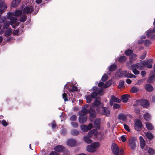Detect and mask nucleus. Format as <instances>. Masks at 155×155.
<instances>
[{"mask_svg": "<svg viewBox=\"0 0 155 155\" xmlns=\"http://www.w3.org/2000/svg\"><path fill=\"white\" fill-rule=\"evenodd\" d=\"M76 141L75 140L73 139H70L67 140V144L70 147H73L76 145Z\"/></svg>", "mask_w": 155, "mask_h": 155, "instance_id": "12", "label": "nucleus"}, {"mask_svg": "<svg viewBox=\"0 0 155 155\" xmlns=\"http://www.w3.org/2000/svg\"><path fill=\"white\" fill-rule=\"evenodd\" d=\"M93 134L94 133H93V130H90L88 133L87 137H92Z\"/></svg>", "mask_w": 155, "mask_h": 155, "instance_id": "57", "label": "nucleus"}, {"mask_svg": "<svg viewBox=\"0 0 155 155\" xmlns=\"http://www.w3.org/2000/svg\"><path fill=\"white\" fill-rule=\"evenodd\" d=\"M146 62H148L146 67L148 68H152L153 65L151 64L153 62L152 59L146 60Z\"/></svg>", "mask_w": 155, "mask_h": 155, "instance_id": "24", "label": "nucleus"}, {"mask_svg": "<svg viewBox=\"0 0 155 155\" xmlns=\"http://www.w3.org/2000/svg\"><path fill=\"white\" fill-rule=\"evenodd\" d=\"M99 146V143L95 142L87 146L86 147V150L89 152L94 153L96 151L97 148H98Z\"/></svg>", "mask_w": 155, "mask_h": 155, "instance_id": "1", "label": "nucleus"}, {"mask_svg": "<svg viewBox=\"0 0 155 155\" xmlns=\"http://www.w3.org/2000/svg\"><path fill=\"white\" fill-rule=\"evenodd\" d=\"M100 120L99 118H97L94 122V124L95 128L97 130L100 129Z\"/></svg>", "mask_w": 155, "mask_h": 155, "instance_id": "15", "label": "nucleus"}, {"mask_svg": "<svg viewBox=\"0 0 155 155\" xmlns=\"http://www.w3.org/2000/svg\"><path fill=\"white\" fill-rule=\"evenodd\" d=\"M81 130L84 132H86L88 130L87 127L86 125H81Z\"/></svg>", "mask_w": 155, "mask_h": 155, "instance_id": "38", "label": "nucleus"}, {"mask_svg": "<svg viewBox=\"0 0 155 155\" xmlns=\"http://www.w3.org/2000/svg\"><path fill=\"white\" fill-rule=\"evenodd\" d=\"M146 52L145 51L143 53V54L142 55L140 56V58L141 59H144L146 57Z\"/></svg>", "mask_w": 155, "mask_h": 155, "instance_id": "59", "label": "nucleus"}, {"mask_svg": "<svg viewBox=\"0 0 155 155\" xmlns=\"http://www.w3.org/2000/svg\"><path fill=\"white\" fill-rule=\"evenodd\" d=\"M111 149L113 154L119 155V149L117 145L115 143H113L111 146Z\"/></svg>", "mask_w": 155, "mask_h": 155, "instance_id": "5", "label": "nucleus"}, {"mask_svg": "<svg viewBox=\"0 0 155 155\" xmlns=\"http://www.w3.org/2000/svg\"><path fill=\"white\" fill-rule=\"evenodd\" d=\"M152 30H148L147 31L146 36L148 37H150L152 35Z\"/></svg>", "mask_w": 155, "mask_h": 155, "instance_id": "50", "label": "nucleus"}, {"mask_svg": "<svg viewBox=\"0 0 155 155\" xmlns=\"http://www.w3.org/2000/svg\"><path fill=\"white\" fill-rule=\"evenodd\" d=\"M67 133V130L65 129H62L61 131V134L63 135H66Z\"/></svg>", "mask_w": 155, "mask_h": 155, "instance_id": "58", "label": "nucleus"}, {"mask_svg": "<svg viewBox=\"0 0 155 155\" xmlns=\"http://www.w3.org/2000/svg\"><path fill=\"white\" fill-rule=\"evenodd\" d=\"M77 117L75 114L72 115L70 118V120L71 121H75L76 120Z\"/></svg>", "mask_w": 155, "mask_h": 155, "instance_id": "48", "label": "nucleus"}, {"mask_svg": "<svg viewBox=\"0 0 155 155\" xmlns=\"http://www.w3.org/2000/svg\"><path fill=\"white\" fill-rule=\"evenodd\" d=\"M111 99L114 102L120 103L121 102V101L120 99H119L118 98L115 97L114 96L112 95L111 97Z\"/></svg>", "mask_w": 155, "mask_h": 155, "instance_id": "28", "label": "nucleus"}, {"mask_svg": "<svg viewBox=\"0 0 155 155\" xmlns=\"http://www.w3.org/2000/svg\"><path fill=\"white\" fill-rule=\"evenodd\" d=\"M146 125V128L148 130H151L154 129V127L152 124L149 122H147Z\"/></svg>", "mask_w": 155, "mask_h": 155, "instance_id": "25", "label": "nucleus"}, {"mask_svg": "<svg viewBox=\"0 0 155 155\" xmlns=\"http://www.w3.org/2000/svg\"><path fill=\"white\" fill-rule=\"evenodd\" d=\"M15 16L19 17L22 14V12L20 10H17L15 12L13 13Z\"/></svg>", "mask_w": 155, "mask_h": 155, "instance_id": "27", "label": "nucleus"}, {"mask_svg": "<svg viewBox=\"0 0 155 155\" xmlns=\"http://www.w3.org/2000/svg\"><path fill=\"white\" fill-rule=\"evenodd\" d=\"M51 124L52 127L53 128H54L57 126L54 120L51 123Z\"/></svg>", "mask_w": 155, "mask_h": 155, "instance_id": "60", "label": "nucleus"}, {"mask_svg": "<svg viewBox=\"0 0 155 155\" xmlns=\"http://www.w3.org/2000/svg\"><path fill=\"white\" fill-rule=\"evenodd\" d=\"M71 134L73 135L77 136L79 134V132L77 130L74 129L71 130Z\"/></svg>", "mask_w": 155, "mask_h": 155, "instance_id": "37", "label": "nucleus"}, {"mask_svg": "<svg viewBox=\"0 0 155 155\" xmlns=\"http://www.w3.org/2000/svg\"><path fill=\"white\" fill-rule=\"evenodd\" d=\"M134 126L135 129L136 130L140 131L142 130L143 124L140 120L137 119L135 121Z\"/></svg>", "mask_w": 155, "mask_h": 155, "instance_id": "3", "label": "nucleus"}, {"mask_svg": "<svg viewBox=\"0 0 155 155\" xmlns=\"http://www.w3.org/2000/svg\"><path fill=\"white\" fill-rule=\"evenodd\" d=\"M9 24L7 22L4 23V25L3 26V28L4 29H7L9 26Z\"/></svg>", "mask_w": 155, "mask_h": 155, "instance_id": "54", "label": "nucleus"}, {"mask_svg": "<svg viewBox=\"0 0 155 155\" xmlns=\"http://www.w3.org/2000/svg\"><path fill=\"white\" fill-rule=\"evenodd\" d=\"M130 95L127 94L122 95L121 97V99L123 102L124 103L127 102L128 100Z\"/></svg>", "mask_w": 155, "mask_h": 155, "instance_id": "16", "label": "nucleus"}, {"mask_svg": "<svg viewBox=\"0 0 155 155\" xmlns=\"http://www.w3.org/2000/svg\"><path fill=\"white\" fill-rule=\"evenodd\" d=\"M117 66L115 64H113L111 65L109 68V71L107 72L108 74H111V72L115 71L117 68Z\"/></svg>", "mask_w": 155, "mask_h": 155, "instance_id": "18", "label": "nucleus"}, {"mask_svg": "<svg viewBox=\"0 0 155 155\" xmlns=\"http://www.w3.org/2000/svg\"><path fill=\"white\" fill-rule=\"evenodd\" d=\"M86 99L87 101V103H89L92 101L93 98L90 95H89L86 97Z\"/></svg>", "mask_w": 155, "mask_h": 155, "instance_id": "41", "label": "nucleus"}, {"mask_svg": "<svg viewBox=\"0 0 155 155\" xmlns=\"http://www.w3.org/2000/svg\"><path fill=\"white\" fill-rule=\"evenodd\" d=\"M145 88L146 90L148 92L152 91L153 90V87L149 84H145Z\"/></svg>", "mask_w": 155, "mask_h": 155, "instance_id": "17", "label": "nucleus"}, {"mask_svg": "<svg viewBox=\"0 0 155 155\" xmlns=\"http://www.w3.org/2000/svg\"><path fill=\"white\" fill-rule=\"evenodd\" d=\"M6 16L0 17V23H3L6 20Z\"/></svg>", "mask_w": 155, "mask_h": 155, "instance_id": "49", "label": "nucleus"}, {"mask_svg": "<svg viewBox=\"0 0 155 155\" xmlns=\"http://www.w3.org/2000/svg\"><path fill=\"white\" fill-rule=\"evenodd\" d=\"M12 34V29L10 28H9L4 33L5 35V36H8L11 35Z\"/></svg>", "mask_w": 155, "mask_h": 155, "instance_id": "29", "label": "nucleus"}, {"mask_svg": "<svg viewBox=\"0 0 155 155\" xmlns=\"http://www.w3.org/2000/svg\"><path fill=\"white\" fill-rule=\"evenodd\" d=\"M88 113L89 114V119L92 122L93 121V119L96 117V113L94 110L90 109Z\"/></svg>", "mask_w": 155, "mask_h": 155, "instance_id": "7", "label": "nucleus"}, {"mask_svg": "<svg viewBox=\"0 0 155 155\" xmlns=\"http://www.w3.org/2000/svg\"><path fill=\"white\" fill-rule=\"evenodd\" d=\"M21 1V0H13L11 3L12 6L13 8L18 7Z\"/></svg>", "mask_w": 155, "mask_h": 155, "instance_id": "21", "label": "nucleus"}, {"mask_svg": "<svg viewBox=\"0 0 155 155\" xmlns=\"http://www.w3.org/2000/svg\"><path fill=\"white\" fill-rule=\"evenodd\" d=\"M87 119V116L84 114H80L78 121L80 123L82 124L85 123Z\"/></svg>", "mask_w": 155, "mask_h": 155, "instance_id": "6", "label": "nucleus"}, {"mask_svg": "<svg viewBox=\"0 0 155 155\" xmlns=\"http://www.w3.org/2000/svg\"><path fill=\"white\" fill-rule=\"evenodd\" d=\"M118 119L123 121H125L127 120V117L126 115L123 113H121L117 116Z\"/></svg>", "mask_w": 155, "mask_h": 155, "instance_id": "19", "label": "nucleus"}, {"mask_svg": "<svg viewBox=\"0 0 155 155\" xmlns=\"http://www.w3.org/2000/svg\"><path fill=\"white\" fill-rule=\"evenodd\" d=\"M155 76V74L150 76L147 79V82L149 83H152L153 82V78Z\"/></svg>", "mask_w": 155, "mask_h": 155, "instance_id": "35", "label": "nucleus"}, {"mask_svg": "<svg viewBox=\"0 0 155 155\" xmlns=\"http://www.w3.org/2000/svg\"><path fill=\"white\" fill-rule=\"evenodd\" d=\"M77 88L76 86H74V85H73L72 87L71 88L69 89V90L70 91L73 92L75 91H77Z\"/></svg>", "mask_w": 155, "mask_h": 155, "instance_id": "53", "label": "nucleus"}, {"mask_svg": "<svg viewBox=\"0 0 155 155\" xmlns=\"http://www.w3.org/2000/svg\"><path fill=\"white\" fill-rule=\"evenodd\" d=\"M10 20V24L11 25H13L15 24L17 22V18L16 17H13Z\"/></svg>", "mask_w": 155, "mask_h": 155, "instance_id": "34", "label": "nucleus"}, {"mask_svg": "<svg viewBox=\"0 0 155 155\" xmlns=\"http://www.w3.org/2000/svg\"><path fill=\"white\" fill-rule=\"evenodd\" d=\"M148 153L150 155H153L155 154L154 150L152 148L150 147L148 150Z\"/></svg>", "mask_w": 155, "mask_h": 155, "instance_id": "33", "label": "nucleus"}, {"mask_svg": "<svg viewBox=\"0 0 155 155\" xmlns=\"http://www.w3.org/2000/svg\"><path fill=\"white\" fill-rule=\"evenodd\" d=\"M89 137L85 136L84 138V140L87 143H91L92 141L89 138Z\"/></svg>", "mask_w": 155, "mask_h": 155, "instance_id": "36", "label": "nucleus"}, {"mask_svg": "<svg viewBox=\"0 0 155 155\" xmlns=\"http://www.w3.org/2000/svg\"><path fill=\"white\" fill-rule=\"evenodd\" d=\"M139 91V89L138 88L135 86L132 87L130 90V91L133 93H136Z\"/></svg>", "mask_w": 155, "mask_h": 155, "instance_id": "32", "label": "nucleus"}, {"mask_svg": "<svg viewBox=\"0 0 155 155\" xmlns=\"http://www.w3.org/2000/svg\"><path fill=\"white\" fill-rule=\"evenodd\" d=\"M112 81L111 80L108 81L104 85V88H107L109 87L112 83Z\"/></svg>", "mask_w": 155, "mask_h": 155, "instance_id": "31", "label": "nucleus"}, {"mask_svg": "<svg viewBox=\"0 0 155 155\" xmlns=\"http://www.w3.org/2000/svg\"><path fill=\"white\" fill-rule=\"evenodd\" d=\"M14 15V14L12 12H9L7 14V17L8 19L10 20L13 17V16Z\"/></svg>", "mask_w": 155, "mask_h": 155, "instance_id": "43", "label": "nucleus"}, {"mask_svg": "<svg viewBox=\"0 0 155 155\" xmlns=\"http://www.w3.org/2000/svg\"><path fill=\"white\" fill-rule=\"evenodd\" d=\"M144 133L146 137L148 139L150 140H152L153 139L154 136L150 132L148 131Z\"/></svg>", "mask_w": 155, "mask_h": 155, "instance_id": "22", "label": "nucleus"}, {"mask_svg": "<svg viewBox=\"0 0 155 155\" xmlns=\"http://www.w3.org/2000/svg\"><path fill=\"white\" fill-rule=\"evenodd\" d=\"M71 124L74 128H76L78 127V123L75 122H71Z\"/></svg>", "mask_w": 155, "mask_h": 155, "instance_id": "52", "label": "nucleus"}, {"mask_svg": "<svg viewBox=\"0 0 155 155\" xmlns=\"http://www.w3.org/2000/svg\"><path fill=\"white\" fill-rule=\"evenodd\" d=\"M137 55L136 54H132L130 58V59H132L133 60H135L136 59V58Z\"/></svg>", "mask_w": 155, "mask_h": 155, "instance_id": "61", "label": "nucleus"}, {"mask_svg": "<svg viewBox=\"0 0 155 155\" xmlns=\"http://www.w3.org/2000/svg\"><path fill=\"white\" fill-rule=\"evenodd\" d=\"M54 150L57 152H62L65 150V147L62 145H58L54 147Z\"/></svg>", "mask_w": 155, "mask_h": 155, "instance_id": "11", "label": "nucleus"}, {"mask_svg": "<svg viewBox=\"0 0 155 155\" xmlns=\"http://www.w3.org/2000/svg\"><path fill=\"white\" fill-rule=\"evenodd\" d=\"M140 144L141 148L142 149H143L145 145V141H141L140 142Z\"/></svg>", "mask_w": 155, "mask_h": 155, "instance_id": "55", "label": "nucleus"}, {"mask_svg": "<svg viewBox=\"0 0 155 155\" xmlns=\"http://www.w3.org/2000/svg\"><path fill=\"white\" fill-rule=\"evenodd\" d=\"M133 53V50L130 49H128L126 50L125 51V54L127 56H130Z\"/></svg>", "mask_w": 155, "mask_h": 155, "instance_id": "39", "label": "nucleus"}, {"mask_svg": "<svg viewBox=\"0 0 155 155\" xmlns=\"http://www.w3.org/2000/svg\"><path fill=\"white\" fill-rule=\"evenodd\" d=\"M127 58L124 56H121L118 59V61L120 63H124L126 61Z\"/></svg>", "mask_w": 155, "mask_h": 155, "instance_id": "26", "label": "nucleus"}, {"mask_svg": "<svg viewBox=\"0 0 155 155\" xmlns=\"http://www.w3.org/2000/svg\"><path fill=\"white\" fill-rule=\"evenodd\" d=\"M141 105L144 107L147 108L149 107L150 104L147 100L142 99L141 100Z\"/></svg>", "mask_w": 155, "mask_h": 155, "instance_id": "14", "label": "nucleus"}, {"mask_svg": "<svg viewBox=\"0 0 155 155\" xmlns=\"http://www.w3.org/2000/svg\"><path fill=\"white\" fill-rule=\"evenodd\" d=\"M2 124L4 127H6L8 125V123L6 122L5 120H3L2 121Z\"/></svg>", "mask_w": 155, "mask_h": 155, "instance_id": "56", "label": "nucleus"}, {"mask_svg": "<svg viewBox=\"0 0 155 155\" xmlns=\"http://www.w3.org/2000/svg\"><path fill=\"white\" fill-rule=\"evenodd\" d=\"M124 82L123 80H120L119 82L118 88L120 89L124 86Z\"/></svg>", "mask_w": 155, "mask_h": 155, "instance_id": "44", "label": "nucleus"}, {"mask_svg": "<svg viewBox=\"0 0 155 155\" xmlns=\"http://www.w3.org/2000/svg\"><path fill=\"white\" fill-rule=\"evenodd\" d=\"M62 98L64 99L65 101H68V96L65 93L62 94Z\"/></svg>", "mask_w": 155, "mask_h": 155, "instance_id": "51", "label": "nucleus"}, {"mask_svg": "<svg viewBox=\"0 0 155 155\" xmlns=\"http://www.w3.org/2000/svg\"><path fill=\"white\" fill-rule=\"evenodd\" d=\"M49 155H60V154L56 151H52L49 154Z\"/></svg>", "mask_w": 155, "mask_h": 155, "instance_id": "63", "label": "nucleus"}, {"mask_svg": "<svg viewBox=\"0 0 155 155\" xmlns=\"http://www.w3.org/2000/svg\"><path fill=\"white\" fill-rule=\"evenodd\" d=\"M34 11L32 6H26L24 8L23 10V12L24 15L28 14L29 13H31Z\"/></svg>", "mask_w": 155, "mask_h": 155, "instance_id": "9", "label": "nucleus"}, {"mask_svg": "<svg viewBox=\"0 0 155 155\" xmlns=\"http://www.w3.org/2000/svg\"><path fill=\"white\" fill-rule=\"evenodd\" d=\"M101 99L100 97H97L94 102L92 104L93 107H99L101 104Z\"/></svg>", "mask_w": 155, "mask_h": 155, "instance_id": "10", "label": "nucleus"}, {"mask_svg": "<svg viewBox=\"0 0 155 155\" xmlns=\"http://www.w3.org/2000/svg\"><path fill=\"white\" fill-rule=\"evenodd\" d=\"M142 62H139L137 63V68H139L140 70L143 69L145 67H146L147 64V62H146V60L143 61H140Z\"/></svg>", "mask_w": 155, "mask_h": 155, "instance_id": "8", "label": "nucleus"}, {"mask_svg": "<svg viewBox=\"0 0 155 155\" xmlns=\"http://www.w3.org/2000/svg\"><path fill=\"white\" fill-rule=\"evenodd\" d=\"M108 78L107 75L106 74H104L102 77L101 80L103 82L106 81Z\"/></svg>", "mask_w": 155, "mask_h": 155, "instance_id": "46", "label": "nucleus"}, {"mask_svg": "<svg viewBox=\"0 0 155 155\" xmlns=\"http://www.w3.org/2000/svg\"><path fill=\"white\" fill-rule=\"evenodd\" d=\"M97 95L98 93H97L96 92H93L90 95L93 99H95L97 97Z\"/></svg>", "mask_w": 155, "mask_h": 155, "instance_id": "40", "label": "nucleus"}, {"mask_svg": "<svg viewBox=\"0 0 155 155\" xmlns=\"http://www.w3.org/2000/svg\"><path fill=\"white\" fill-rule=\"evenodd\" d=\"M102 114L106 116H108L110 114V111L105 107H103Z\"/></svg>", "mask_w": 155, "mask_h": 155, "instance_id": "20", "label": "nucleus"}, {"mask_svg": "<svg viewBox=\"0 0 155 155\" xmlns=\"http://www.w3.org/2000/svg\"><path fill=\"white\" fill-rule=\"evenodd\" d=\"M22 15L20 18L19 21L21 22H24L27 19V16L24 15Z\"/></svg>", "mask_w": 155, "mask_h": 155, "instance_id": "47", "label": "nucleus"}, {"mask_svg": "<svg viewBox=\"0 0 155 155\" xmlns=\"http://www.w3.org/2000/svg\"><path fill=\"white\" fill-rule=\"evenodd\" d=\"M127 73V71H122L121 69H118L115 73V75L120 78L122 77Z\"/></svg>", "mask_w": 155, "mask_h": 155, "instance_id": "13", "label": "nucleus"}, {"mask_svg": "<svg viewBox=\"0 0 155 155\" xmlns=\"http://www.w3.org/2000/svg\"><path fill=\"white\" fill-rule=\"evenodd\" d=\"M134 111L136 114H138L140 113V109L139 108H136L134 109Z\"/></svg>", "mask_w": 155, "mask_h": 155, "instance_id": "62", "label": "nucleus"}, {"mask_svg": "<svg viewBox=\"0 0 155 155\" xmlns=\"http://www.w3.org/2000/svg\"><path fill=\"white\" fill-rule=\"evenodd\" d=\"M145 81L144 79H140L137 82V84H142L143 82H144Z\"/></svg>", "mask_w": 155, "mask_h": 155, "instance_id": "64", "label": "nucleus"}, {"mask_svg": "<svg viewBox=\"0 0 155 155\" xmlns=\"http://www.w3.org/2000/svg\"><path fill=\"white\" fill-rule=\"evenodd\" d=\"M128 68L130 70H132L133 71V70H134L135 69L137 68V64H133L131 65L130 66H129L128 67Z\"/></svg>", "mask_w": 155, "mask_h": 155, "instance_id": "42", "label": "nucleus"}, {"mask_svg": "<svg viewBox=\"0 0 155 155\" xmlns=\"http://www.w3.org/2000/svg\"><path fill=\"white\" fill-rule=\"evenodd\" d=\"M89 109L88 110L86 108H84L82 109L81 111V112L82 113V114H87L89 112ZM81 111H80L79 112V114L80 113Z\"/></svg>", "mask_w": 155, "mask_h": 155, "instance_id": "45", "label": "nucleus"}, {"mask_svg": "<svg viewBox=\"0 0 155 155\" xmlns=\"http://www.w3.org/2000/svg\"><path fill=\"white\" fill-rule=\"evenodd\" d=\"M124 76L127 78H135L136 76L130 73H126L124 75Z\"/></svg>", "mask_w": 155, "mask_h": 155, "instance_id": "30", "label": "nucleus"}, {"mask_svg": "<svg viewBox=\"0 0 155 155\" xmlns=\"http://www.w3.org/2000/svg\"><path fill=\"white\" fill-rule=\"evenodd\" d=\"M143 117L145 120L147 121H150L151 120V116L148 113H146L143 114Z\"/></svg>", "mask_w": 155, "mask_h": 155, "instance_id": "23", "label": "nucleus"}, {"mask_svg": "<svg viewBox=\"0 0 155 155\" xmlns=\"http://www.w3.org/2000/svg\"><path fill=\"white\" fill-rule=\"evenodd\" d=\"M136 142H137V138L135 137H132L129 140V146L130 149L132 150H135L136 149Z\"/></svg>", "mask_w": 155, "mask_h": 155, "instance_id": "2", "label": "nucleus"}, {"mask_svg": "<svg viewBox=\"0 0 155 155\" xmlns=\"http://www.w3.org/2000/svg\"><path fill=\"white\" fill-rule=\"evenodd\" d=\"M7 8L6 4L5 2H2V0H0V17L6 11Z\"/></svg>", "mask_w": 155, "mask_h": 155, "instance_id": "4", "label": "nucleus"}]
</instances>
